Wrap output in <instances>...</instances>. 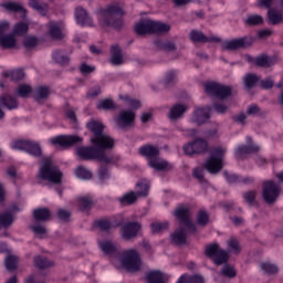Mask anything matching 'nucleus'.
Listing matches in <instances>:
<instances>
[{"label":"nucleus","instance_id":"f257e3e1","mask_svg":"<svg viewBox=\"0 0 283 283\" xmlns=\"http://www.w3.org/2000/svg\"><path fill=\"white\" fill-rule=\"evenodd\" d=\"M174 214L185 228L179 227L171 234V240L175 244H187V231H196V224L191 221V208L187 205L179 206Z\"/></svg>","mask_w":283,"mask_h":283},{"label":"nucleus","instance_id":"f03ea898","mask_svg":"<svg viewBox=\"0 0 283 283\" xmlns=\"http://www.w3.org/2000/svg\"><path fill=\"white\" fill-rule=\"evenodd\" d=\"M125 11L118 4H109L98 11L99 24L102 28H114V30H120L125 22L123 17Z\"/></svg>","mask_w":283,"mask_h":283},{"label":"nucleus","instance_id":"7ed1b4c3","mask_svg":"<svg viewBox=\"0 0 283 283\" xmlns=\"http://www.w3.org/2000/svg\"><path fill=\"white\" fill-rule=\"evenodd\" d=\"M169 30H171L169 24L153 20H140L135 24V33L138 36H145V34H165Z\"/></svg>","mask_w":283,"mask_h":283},{"label":"nucleus","instance_id":"20e7f679","mask_svg":"<svg viewBox=\"0 0 283 283\" xmlns=\"http://www.w3.org/2000/svg\"><path fill=\"white\" fill-rule=\"evenodd\" d=\"M39 178H41V180H49V182L53 185H61L63 172L54 165L52 158L48 157L43 160V165L40 168Z\"/></svg>","mask_w":283,"mask_h":283},{"label":"nucleus","instance_id":"39448f33","mask_svg":"<svg viewBox=\"0 0 283 283\" xmlns=\"http://www.w3.org/2000/svg\"><path fill=\"white\" fill-rule=\"evenodd\" d=\"M77 156L83 160H99V163H105V165H109V163H114V157L112 155H107L103 150H97L94 147H80L76 150Z\"/></svg>","mask_w":283,"mask_h":283},{"label":"nucleus","instance_id":"423d86ee","mask_svg":"<svg viewBox=\"0 0 283 283\" xmlns=\"http://www.w3.org/2000/svg\"><path fill=\"white\" fill-rule=\"evenodd\" d=\"M227 154V149L222 147H217L212 150L211 157L206 161L205 169L209 174H220L222 171V160Z\"/></svg>","mask_w":283,"mask_h":283},{"label":"nucleus","instance_id":"0eeeda50","mask_svg":"<svg viewBox=\"0 0 283 283\" xmlns=\"http://www.w3.org/2000/svg\"><path fill=\"white\" fill-rule=\"evenodd\" d=\"M205 253L207 258L213 260L214 264H217L218 266L227 264V262H229V252L222 250V248H220L218 243L207 245Z\"/></svg>","mask_w":283,"mask_h":283},{"label":"nucleus","instance_id":"6e6552de","mask_svg":"<svg viewBox=\"0 0 283 283\" xmlns=\"http://www.w3.org/2000/svg\"><path fill=\"white\" fill-rule=\"evenodd\" d=\"M122 264L126 271L136 273L140 269V255L136 250H126L123 253Z\"/></svg>","mask_w":283,"mask_h":283},{"label":"nucleus","instance_id":"1a4fd4ad","mask_svg":"<svg viewBox=\"0 0 283 283\" xmlns=\"http://www.w3.org/2000/svg\"><path fill=\"white\" fill-rule=\"evenodd\" d=\"M263 189V200L268 205H273L280 197V193H282V188L275 181L273 180H268L263 182L262 186Z\"/></svg>","mask_w":283,"mask_h":283},{"label":"nucleus","instance_id":"9d476101","mask_svg":"<svg viewBox=\"0 0 283 283\" xmlns=\"http://www.w3.org/2000/svg\"><path fill=\"white\" fill-rule=\"evenodd\" d=\"M205 92L208 96H216L217 98H229L231 94V86L218 84L216 82H208L205 84Z\"/></svg>","mask_w":283,"mask_h":283},{"label":"nucleus","instance_id":"9b49d317","mask_svg":"<svg viewBox=\"0 0 283 283\" xmlns=\"http://www.w3.org/2000/svg\"><path fill=\"white\" fill-rule=\"evenodd\" d=\"M251 45H253V39L243 36L231 41H226L222 44V50L235 52L238 50H247V48H251Z\"/></svg>","mask_w":283,"mask_h":283},{"label":"nucleus","instance_id":"f8f14e48","mask_svg":"<svg viewBox=\"0 0 283 283\" xmlns=\"http://www.w3.org/2000/svg\"><path fill=\"white\" fill-rule=\"evenodd\" d=\"M12 147L13 149L28 151L31 156H41V146L34 142L20 139L14 142Z\"/></svg>","mask_w":283,"mask_h":283},{"label":"nucleus","instance_id":"ddd939ff","mask_svg":"<svg viewBox=\"0 0 283 283\" xmlns=\"http://www.w3.org/2000/svg\"><path fill=\"white\" fill-rule=\"evenodd\" d=\"M91 143L92 145H94L97 151H104V154L105 149H114V138L105 134L94 136L93 138H91Z\"/></svg>","mask_w":283,"mask_h":283},{"label":"nucleus","instance_id":"4468645a","mask_svg":"<svg viewBox=\"0 0 283 283\" xmlns=\"http://www.w3.org/2000/svg\"><path fill=\"white\" fill-rule=\"evenodd\" d=\"M207 143L205 139H196L184 146V151L187 156H196L198 154H205L207 151Z\"/></svg>","mask_w":283,"mask_h":283},{"label":"nucleus","instance_id":"2eb2a0df","mask_svg":"<svg viewBox=\"0 0 283 283\" xmlns=\"http://www.w3.org/2000/svg\"><path fill=\"white\" fill-rule=\"evenodd\" d=\"M81 137L78 136H67V135H60L56 137H53L50 143L52 145H55L57 147H72V145H76V143H81Z\"/></svg>","mask_w":283,"mask_h":283},{"label":"nucleus","instance_id":"dca6fc26","mask_svg":"<svg viewBox=\"0 0 283 283\" xmlns=\"http://www.w3.org/2000/svg\"><path fill=\"white\" fill-rule=\"evenodd\" d=\"M143 229L140 222H128L122 227V237L124 240H133L138 235V231Z\"/></svg>","mask_w":283,"mask_h":283},{"label":"nucleus","instance_id":"f3484780","mask_svg":"<svg viewBox=\"0 0 283 283\" xmlns=\"http://www.w3.org/2000/svg\"><path fill=\"white\" fill-rule=\"evenodd\" d=\"M189 39L192 41V43H220V38H207L202 31L199 30H191L189 33Z\"/></svg>","mask_w":283,"mask_h":283},{"label":"nucleus","instance_id":"a211bd4d","mask_svg":"<svg viewBox=\"0 0 283 283\" xmlns=\"http://www.w3.org/2000/svg\"><path fill=\"white\" fill-rule=\"evenodd\" d=\"M134 118H136V113L132 111H120L116 122L119 127H127V125L134 123Z\"/></svg>","mask_w":283,"mask_h":283},{"label":"nucleus","instance_id":"6ab92c4d","mask_svg":"<svg viewBox=\"0 0 283 283\" xmlns=\"http://www.w3.org/2000/svg\"><path fill=\"white\" fill-rule=\"evenodd\" d=\"M140 156H145L148 160L157 158L160 156V149L154 145H144L139 148Z\"/></svg>","mask_w":283,"mask_h":283},{"label":"nucleus","instance_id":"aec40b11","mask_svg":"<svg viewBox=\"0 0 283 283\" xmlns=\"http://www.w3.org/2000/svg\"><path fill=\"white\" fill-rule=\"evenodd\" d=\"M49 31L48 35L53 39V41H61L63 39V29L60 23L50 22L48 24Z\"/></svg>","mask_w":283,"mask_h":283},{"label":"nucleus","instance_id":"412c9836","mask_svg":"<svg viewBox=\"0 0 283 283\" xmlns=\"http://www.w3.org/2000/svg\"><path fill=\"white\" fill-rule=\"evenodd\" d=\"M149 167L151 169H156L157 171H165V169H171L169 163L165 159H160L159 157H155L148 160Z\"/></svg>","mask_w":283,"mask_h":283},{"label":"nucleus","instance_id":"4be33fe9","mask_svg":"<svg viewBox=\"0 0 283 283\" xmlns=\"http://www.w3.org/2000/svg\"><path fill=\"white\" fill-rule=\"evenodd\" d=\"M266 21L270 25H280V23H283L282 11H279L276 9H269Z\"/></svg>","mask_w":283,"mask_h":283},{"label":"nucleus","instance_id":"5701e85b","mask_svg":"<svg viewBox=\"0 0 283 283\" xmlns=\"http://www.w3.org/2000/svg\"><path fill=\"white\" fill-rule=\"evenodd\" d=\"M75 17L80 25H93L92 19L87 15V11L81 7L75 10Z\"/></svg>","mask_w":283,"mask_h":283},{"label":"nucleus","instance_id":"b1692460","mask_svg":"<svg viewBox=\"0 0 283 283\" xmlns=\"http://www.w3.org/2000/svg\"><path fill=\"white\" fill-rule=\"evenodd\" d=\"M0 46L2 50H12V48H17V38H14V34L1 35Z\"/></svg>","mask_w":283,"mask_h":283},{"label":"nucleus","instance_id":"393cba45","mask_svg":"<svg viewBox=\"0 0 283 283\" xmlns=\"http://www.w3.org/2000/svg\"><path fill=\"white\" fill-rule=\"evenodd\" d=\"M14 223V214L9 211L0 212V229H10Z\"/></svg>","mask_w":283,"mask_h":283},{"label":"nucleus","instance_id":"a878e982","mask_svg":"<svg viewBox=\"0 0 283 283\" xmlns=\"http://www.w3.org/2000/svg\"><path fill=\"white\" fill-rule=\"evenodd\" d=\"M51 216L52 213L48 208H38L33 210V218L35 222H46V220H50Z\"/></svg>","mask_w":283,"mask_h":283},{"label":"nucleus","instance_id":"bb28decb","mask_svg":"<svg viewBox=\"0 0 283 283\" xmlns=\"http://www.w3.org/2000/svg\"><path fill=\"white\" fill-rule=\"evenodd\" d=\"M77 207L80 211H90L94 207V199L90 196L78 197Z\"/></svg>","mask_w":283,"mask_h":283},{"label":"nucleus","instance_id":"cd10ccee","mask_svg":"<svg viewBox=\"0 0 283 283\" xmlns=\"http://www.w3.org/2000/svg\"><path fill=\"white\" fill-rule=\"evenodd\" d=\"M186 112L187 106L182 104H177L170 108L168 118H170V120H177V118H180V116H182Z\"/></svg>","mask_w":283,"mask_h":283},{"label":"nucleus","instance_id":"c85d7f7f","mask_svg":"<svg viewBox=\"0 0 283 283\" xmlns=\"http://www.w3.org/2000/svg\"><path fill=\"white\" fill-rule=\"evenodd\" d=\"M0 105L7 107V109H17L19 107V102L12 95H4L0 97Z\"/></svg>","mask_w":283,"mask_h":283},{"label":"nucleus","instance_id":"c756f323","mask_svg":"<svg viewBox=\"0 0 283 283\" xmlns=\"http://www.w3.org/2000/svg\"><path fill=\"white\" fill-rule=\"evenodd\" d=\"M254 63L258 67H271V65H275L276 60L268 55H260L254 60Z\"/></svg>","mask_w":283,"mask_h":283},{"label":"nucleus","instance_id":"7c9ffc66","mask_svg":"<svg viewBox=\"0 0 283 283\" xmlns=\"http://www.w3.org/2000/svg\"><path fill=\"white\" fill-rule=\"evenodd\" d=\"M99 249L105 255H114L116 253V243L109 240L99 241Z\"/></svg>","mask_w":283,"mask_h":283},{"label":"nucleus","instance_id":"2f4dec72","mask_svg":"<svg viewBox=\"0 0 283 283\" xmlns=\"http://www.w3.org/2000/svg\"><path fill=\"white\" fill-rule=\"evenodd\" d=\"M1 8H4V10H8V12H19L21 17H25V10L23 9V6L17 2H6L0 4Z\"/></svg>","mask_w":283,"mask_h":283},{"label":"nucleus","instance_id":"473e14b6","mask_svg":"<svg viewBox=\"0 0 283 283\" xmlns=\"http://www.w3.org/2000/svg\"><path fill=\"white\" fill-rule=\"evenodd\" d=\"M86 127L94 136H102L103 135V129H105V126L96 120H91L86 124Z\"/></svg>","mask_w":283,"mask_h":283},{"label":"nucleus","instance_id":"72a5a7b5","mask_svg":"<svg viewBox=\"0 0 283 283\" xmlns=\"http://www.w3.org/2000/svg\"><path fill=\"white\" fill-rule=\"evenodd\" d=\"M147 283H165V274L160 271H151L146 276Z\"/></svg>","mask_w":283,"mask_h":283},{"label":"nucleus","instance_id":"f704fd0d","mask_svg":"<svg viewBox=\"0 0 283 283\" xmlns=\"http://www.w3.org/2000/svg\"><path fill=\"white\" fill-rule=\"evenodd\" d=\"M260 151L259 146H239L237 148V157L242 158V156H247V154H258Z\"/></svg>","mask_w":283,"mask_h":283},{"label":"nucleus","instance_id":"c9c22d12","mask_svg":"<svg viewBox=\"0 0 283 283\" xmlns=\"http://www.w3.org/2000/svg\"><path fill=\"white\" fill-rule=\"evenodd\" d=\"M111 63L113 65H123V54L120 53V49L118 46H112L111 50Z\"/></svg>","mask_w":283,"mask_h":283},{"label":"nucleus","instance_id":"e433bc0d","mask_svg":"<svg viewBox=\"0 0 283 283\" xmlns=\"http://www.w3.org/2000/svg\"><path fill=\"white\" fill-rule=\"evenodd\" d=\"M137 192H135L139 198H145L149 193V181L140 180L136 185Z\"/></svg>","mask_w":283,"mask_h":283},{"label":"nucleus","instance_id":"4c0bfd02","mask_svg":"<svg viewBox=\"0 0 283 283\" xmlns=\"http://www.w3.org/2000/svg\"><path fill=\"white\" fill-rule=\"evenodd\" d=\"M220 275L222 277H228L229 280H233L238 275V271L231 264H224L220 270Z\"/></svg>","mask_w":283,"mask_h":283},{"label":"nucleus","instance_id":"58836bf2","mask_svg":"<svg viewBox=\"0 0 283 283\" xmlns=\"http://www.w3.org/2000/svg\"><path fill=\"white\" fill-rule=\"evenodd\" d=\"M53 61L59 65H67L70 63V56L65 51H54L53 52Z\"/></svg>","mask_w":283,"mask_h":283},{"label":"nucleus","instance_id":"ea45409f","mask_svg":"<svg viewBox=\"0 0 283 283\" xmlns=\"http://www.w3.org/2000/svg\"><path fill=\"white\" fill-rule=\"evenodd\" d=\"M258 81H260V77L255 74H247L243 77L244 87L247 90H253L255 85L258 84Z\"/></svg>","mask_w":283,"mask_h":283},{"label":"nucleus","instance_id":"a19ab883","mask_svg":"<svg viewBox=\"0 0 283 283\" xmlns=\"http://www.w3.org/2000/svg\"><path fill=\"white\" fill-rule=\"evenodd\" d=\"M34 264L36 269H50V266H54V262L44 256H35Z\"/></svg>","mask_w":283,"mask_h":283},{"label":"nucleus","instance_id":"79ce46f5","mask_svg":"<svg viewBox=\"0 0 283 283\" xmlns=\"http://www.w3.org/2000/svg\"><path fill=\"white\" fill-rule=\"evenodd\" d=\"M138 195L134 191L127 192L126 195H124L119 202H122V205H134V202H136L138 200Z\"/></svg>","mask_w":283,"mask_h":283},{"label":"nucleus","instance_id":"37998d69","mask_svg":"<svg viewBox=\"0 0 283 283\" xmlns=\"http://www.w3.org/2000/svg\"><path fill=\"white\" fill-rule=\"evenodd\" d=\"M15 93H17L18 96H20L21 98H28V95L32 94V86H31V85H27V84H21V85L18 86V88L15 90Z\"/></svg>","mask_w":283,"mask_h":283},{"label":"nucleus","instance_id":"c03bdc74","mask_svg":"<svg viewBox=\"0 0 283 283\" xmlns=\"http://www.w3.org/2000/svg\"><path fill=\"white\" fill-rule=\"evenodd\" d=\"M196 120L199 124L207 123L209 120V109L207 108H199L196 111Z\"/></svg>","mask_w":283,"mask_h":283},{"label":"nucleus","instance_id":"a18cd8bd","mask_svg":"<svg viewBox=\"0 0 283 283\" xmlns=\"http://www.w3.org/2000/svg\"><path fill=\"white\" fill-rule=\"evenodd\" d=\"M153 233H163V231H167L169 229V222H154L150 224Z\"/></svg>","mask_w":283,"mask_h":283},{"label":"nucleus","instance_id":"49530a36","mask_svg":"<svg viewBox=\"0 0 283 283\" xmlns=\"http://www.w3.org/2000/svg\"><path fill=\"white\" fill-rule=\"evenodd\" d=\"M261 269H262V271L268 273V275H275L280 271L277 265H275L273 263H269V262L261 263Z\"/></svg>","mask_w":283,"mask_h":283},{"label":"nucleus","instance_id":"de8ad7c7","mask_svg":"<svg viewBox=\"0 0 283 283\" xmlns=\"http://www.w3.org/2000/svg\"><path fill=\"white\" fill-rule=\"evenodd\" d=\"M28 24L24 23V22H20V23H17L14 27H13V31H12V34L13 36H23V34H25V32H28Z\"/></svg>","mask_w":283,"mask_h":283},{"label":"nucleus","instance_id":"09e8293b","mask_svg":"<svg viewBox=\"0 0 283 283\" xmlns=\"http://www.w3.org/2000/svg\"><path fill=\"white\" fill-rule=\"evenodd\" d=\"M50 96V88L45 86H40L35 90L34 97L38 101H43Z\"/></svg>","mask_w":283,"mask_h":283},{"label":"nucleus","instance_id":"8fccbe9b","mask_svg":"<svg viewBox=\"0 0 283 283\" xmlns=\"http://www.w3.org/2000/svg\"><path fill=\"white\" fill-rule=\"evenodd\" d=\"M4 264L8 271H15L17 264H19V258L9 255L6 258Z\"/></svg>","mask_w":283,"mask_h":283},{"label":"nucleus","instance_id":"3c124183","mask_svg":"<svg viewBox=\"0 0 283 283\" xmlns=\"http://www.w3.org/2000/svg\"><path fill=\"white\" fill-rule=\"evenodd\" d=\"M228 247L234 254H238L242 251V248L240 247V241L237 238H230L228 240Z\"/></svg>","mask_w":283,"mask_h":283},{"label":"nucleus","instance_id":"603ef678","mask_svg":"<svg viewBox=\"0 0 283 283\" xmlns=\"http://www.w3.org/2000/svg\"><path fill=\"white\" fill-rule=\"evenodd\" d=\"M97 109H116V104L114 103L113 99L106 98V99H102L98 104H97Z\"/></svg>","mask_w":283,"mask_h":283},{"label":"nucleus","instance_id":"864d4df0","mask_svg":"<svg viewBox=\"0 0 283 283\" xmlns=\"http://www.w3.org/2000/svg\"><path fill=\"white\" fill-rule=\"evenodd\" d=\"M209 222V213L205 210H199L197 213V223L201 227H207V223Z\"/></svg>","mask_w":283,"mask_h":283},{"label":"nucleus","instance_id":"5fc2aeb1","mask_svg":"<svg viewBox=\"0 0 283 283\" xmlns=\"http://www.w3.org/2000/svg\"><path fill=\"white\" fill-rule=\"evenodd\" d=\"M157 45L164 52H176V50H177L176 43H174L171 41L158 42Z\"/></svg>","mask_w":283,"mask_h":283},{"label":"nucleus","instance_id":"6e6d98bb","mask_svg":"<svg viewBox=\"0 0 283 283\" xmlns=\"http://www.w3.org/2000/svg\"><path fill=\"white\" fill-rule=\"evenodd\" d=\"M258 197V192L255 190H249L243 192V200L248 202V205L253 206L255 205V198Z\"/></svg>","mask_w":283,"mask_h":283},{"label":"nucleus","instance_id":"4d7b16f0","mask_svg":"<svg viewBox=\"0 0 283 283\" xmlns=\"http://www.w3.org/2000/svg\"><path fill=\"white\" fill-rule=\"evenodd\" d=\"M245 23L247 25H262V23H264V19L261 15L254 14L248 17Z\"/></svg>","mask_w":283,"mask_h":283},{"label":"nucleus","instance_id":"13d9d810","mask_svg":"<svg viewBox=\"0 0 283 283\" xmlns=\"http://www.w3.org/2000/svg\"><path fill=\"white\" fill-rule=\"evenodd\" d=\"M23 45L25 50H34V46L39 45V39L35 36H28L24 39Z\"/></svg>","mask_w":283,"mask_h":283},{"label":"nucleus","instance_id":"bf43d9fd","mask_svg":"<svg viewBox=\"0 0 283 283\" xmlns=\"http://www.w3.org/2000/svg\"><path fill=\"white\" fill-rule=\"evenodd\" d=\"M29 4L31 6V8L33 10H36L38 12H40L41 14H45V12H48V6H41L39 3V0H29Z\"/></svg>","mask_w":283,"mask_h":283},{"label":"nucleus","instance_id":"052dcab7","mask_svg":"<svg viewBox=\"0 0 283 283\" xmlns=\"http://www.w3.org/2000/svg\"><path fill=\"white\" fill-rule=\"evenodd\" d=\"M75 174L77 178H82L83 180H90L92 178V172L83 167H78Z\"/></svg>","mask_w":283,"mask_h":283},{"label":"nucleus","instance_id":"680f3d73","mask_svg":"<svg viewBox=\"0 0 283 283\" xmlns=\"http://www.w3.org/2000/svg\"><path fill=\"white\" fill-rule=\"evenodd\" d=\"M30 229L39 238H41V235H45V233H48V230L45 229V226H43V224H34V226H31Z\"/></svg>","mask_w":283,"mask_h":283},{"label":"nucleus","instance_id":"e2e57ef3","mask_svg":"<svg viewBox=\"0 0 283 283\" xmlns=\"http://www.w3.org/2000/svg\"><path fill=\"white\" fill-rule=\"evenodd\" d=\"M9 76L11 77V81H22V78H25V72L19 69V70L12 71Z\"/></svg>","mask_w":283,"mask_h":283},{"label":"nucleus","instance_id":"0e129e2a","mask_svg":"<svg viewBox=\"0 0 283 283\" xmlns=\"http://www.w3.org/2000/svg\"><path fill=\"white\" fill-rule=\"evenodd\" d=\"M57 217L60 218V220H63V222H70V218H72V212L65 209H60L57 210Z\"/></svg>","mask_w":283,"mask_h":283},{"label":"nucleus","instance_id":"69168bd1","mask_svg":"<svg viewBox=\"0 0 283 283\" xmlns=\"http://www.w3.org/2000/svg\"><path fill=\"white\" fill-rule=\"evenodd\" d=\"M247 114L248 116H258V114H260V106L255 104L250 105L247 109Z\"/></svg>","mask_w":283,"mask_h":283},{"label":"nucleus","instance_id":"338daca9","mask_svg":"<svg viewBox=\"0 0 283 283\" xmlns=\"http://www.w3.org/2000/svg\"><path fill=\"white\" fill-rule=\"evenodd\" d=\"M97 227L101 231H109V229H112V223L108 220H101L97 222Z\"/></svg>","mask_w":283,"mask_h":283},{"label":"nucleus","instance_id":"774afa93","mask_svg":"<svg viewBox=\"0 0 283 283\" xmlns=\"http://www.w3.org/2000/svg\"><path fill=\"white\" fill-rule=\"evenodd\" d=\"M188 283H205V277L200 275H189L188 274Z\"/></svg>","mask_w":283,"mask_h":283}]
</instances>
